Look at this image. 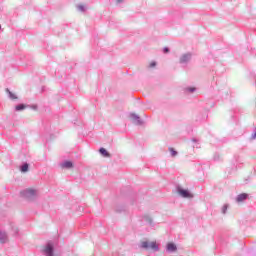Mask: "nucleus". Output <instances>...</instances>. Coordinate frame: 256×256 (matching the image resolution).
Here are the masks:
<instances>
[{
    "mask_svg": "<svg viewBox=\"0 0 256 256\" xmlns=\"http://www.w3.org/2000/svg\"><path fill=\"white\" fill-rule=\"evenodd\" d=\"M141 247L142 249H153L154 251H157V249H159V247L157 246V242L155 241H141Z\"/></svg>",
    "mask_w": 256,
    "mask_h": 256,
    "instance_id": "f257e3e1",
    "label": "nucleus"
},
{
    "mask_svg": "<svg viewBox=\"0 0 256 256\" xmlns=\"http://www.w3.org/2000/svg\"><path fill=\"white\" fill-rule=\"evenodd\" d=\"M178 193L179 195H181V197H184L185 199H191V197H193V194H191L189 190H185L183 188H179Z\"/></svg>",
    "mask_w": 256,
    "mask_h": 256,
    "instance_id": "f03ea898",
    "label": "nucleus"
},
{
    "mask_svg": "<svg viewBox=\"0 0 256 256\" xmlns=\"http://www.w3.org/2000/svg\"><path fill=\"white\" fill-rule=\"evenodd\" d=\"M35 190L32 188H29L27 190L24 191V195L28 198L31 199V197H35Z\"/></svg>",
    "mask_w": 256,
    "mask_h": 256,
    "instance_id": "7ed1b4c3",
    "label": "nucleus"
},
{
    "mask_svg": "<svg viewBox=\"0 0 256 256\" xmlns=\"http://www.w3.org/2000/svg\"><path fill=\"white\" fill-rule=\"evenodd\" d=\"M44 251H45L46 255L53 256V245L48 244Z\"/></svg>",
    "mask_w": 256,
    "mask_h": 256,
    "instance_id": "20e7f679",
    "label": "nucleus"
},
{
    "mask_svg": "<svg viewBox=\"0 0 256 256\" xmlns=\"http://www.w3.org/2000/svg\"><path fill=\"white\" fill-rule=\"evenodd\" d=\"M191 59V54H184L180 58V63H187Z\"/></svg>",
    "mask_w": 256,
    "mask_h": 256,
    "instance_id": "39448f33",
    "label": "nucleus"
},
{
    "mask_svg": "<svg viewBox=\"0 0 256 256\" xmlns=\"http://www.w3.org/2000/svg\"><path fill=\"white\" fill-rule=\"evenodd\" d=\"M167 251H171V252L177 251V246L174 243L170 242L167 244Z\"/></svg>",
    "mask_w": 256,
    "mask_h": 256,
    "instance_id": "423d86ee",
    "label": "nucleus"
},
{
    "mask_svg": "<svg viewBox=\"0 0 256 256\" xmlns=\"http://www.w3.org/2000/svg\"><path fill=\"white\" fill-rule=\"evenodd\" d=\"M99 152L102 157H107V158L111 157V154H109L105 148H100Z\"/></svg>",
    "mask_w": 256,
    "mask_h": 256,
    "instance_id": "0eeeda50",
    "label": "nucleus"
},
{
    "mask_svg": "<svg viewBox=\"0 0 256 256\" xmlns=\"http://www.w3.org/2000/svg\"><path fill=\"white\" fill-rule=\"evenodd\" d=\"M247 197H248V195L246 193H242V194L238 195V197H237L238 203L245 201V199H247Z\"/></svg>",
    "mask_w": 256,
    "mask_h": 256,
    "instance_id": "6e6552de",
    "label": "nucleus"
},
{
    "mask_svg": "<svg viewBox=\"0 0 256 256\" xmlns=\"http://www.w3.org/2000/svg\"><path fill=\"white\" fill-rule=\"evenodd\" d=\"M62 167H64L65 169H71L73 168V162L71 161H66L62 164Z\"/></svg>",
    "mask_w": 256,
    "mask_h": 256,
    "instance_id": "1a4fd4ad",
    "label": "nucleus"
},
{
    "mask_svg": "<svg viewBox=\"0 0 256 256\" xmlns=\"http://www.w3.org/2000/svg\"><path fill=\"white\" fill-rule=\"evenodd\" d=\"M20 170L22 173H27L29 171V164L25 163L24 165L21 166Z\"/></svg>",
    "mask_w": 256,
    "mask_h": 256,
    "instance_id": "9d476101",
    "label": "nucleus"
},
{
    "mask_svg": "<svg viewBox=\"0 0 256 256\" xmlns=\"http://www.w3.org/2000/svg\"><path fill=\"white\" fill-rule=\"evenodd\" d=\"M0 241L1 243H5L7 241V236H5L3 233L0 232Z\"/></svg>",
    "mask_w": 256,
    "mask_h": 256,
    "instance_id": "9b49d317",
    "label": "nucleus"
},
{
    "mask_svg": "<svg viewBox=\"0 0 256 256\" xmlns=\"http://www.w3.org/2000/svg\"><path fill=\"white\" fill-rule=\"evenodd\" d=\"M6 92L9 93L10 99H17V96H15V94H13L11 91H9V89H6Z\"/></svg>",
    "mask_w": 256,
    "mask_h": 256,
    "instance_id": "f8f14e48",
    "label": "nucleus"
},
{
    "mask_svg": "<svg viewBox=\"0 0 256 256\" xmlns=\"http://www.w3.org/2000/svg\"><path fill=\"white\" fill-rule=\"evenodd\" d=\"M169 151H170L172 157H177V151H175V148H169Z\"/></svg>",
    "mask_w": 256,
    "mask_h": 256,
    "instance_id": "ddd939ff",
    "label": "nucleus"
},
{
    "mask_svg": "<svg viewBox=\"0 0 256 256\" xmlns=\"http://www.w3.org/2000/svg\"><path fill=\"white\" fill-rule=\"evenodd\" d=\"M25 105L24 104H20L18 106H16V111H23V109H25Z\"/></svg>",
    "mask_w": 256,
    "mask_h": 256,
    "instance_id": "4468645a",
    "label": "nucleus"
},
{
    "mask_svg": "<svg viewBox=\"0 0 256 256\" xmlns=\"http://www.w3.org/2000/svg\"><path fill=\"white\" fill-rule=\"evenodd\" d=\"M78 9H79L80 11H85V9L83 8L82 5L78 6Z\"/></svg>",
    "mask_w": 256,
    "mask_h": 256,
    "instance_id": "2eb2a0df",
    "label": "nucleus"
},
{
    "mask_svg": "<svg viewBox=\"0 0 256 256\" xmlns=\"http://www.w3.org/2000/svg\"><path fill=\"white\" fill-rule=\"evenodd\" d=\"M157 64L155 62L150 63V67H155Z\"/></svg>",
    "mask_w": 256,
    "mask_h": 256,
    "instance_id": "dca6fc26",
    "label": "nucleus"
},
{
    "mask_svg": "<svg viewBox=\"0 0 256 256\" xmlns=\"http://www.w3.org/2000/svg\"><path fill=\"white\" fill-rule=\"evenodd\" d=\"M164 53H169V48H164Z\"/></svg>",
    "mask_w": 256,
    "mask_h": 256,
    "instance_id": "f3484780",
    "label": "nucleus"
},
{
    "mask_svg": "<svg viewBox=\"0 0 256 256\" xmlns=\"http://www.w3.org/2000/svg\"><path fill=\"white\" fill-rule=\"evenodd\" d=\"M118 3H121V0H117Z\"/></svg>",
    "mask_w": 256,
    "mask_h": 256,
    "instance_id": "a211bd4d",
    "label": "nucleus"
},
{
    "mask_svg": "<svg viewBox=\"0 0 256 256\" xmlns=\"http://www.w3.org/2000/svg\"><path fill=\"white\" fill-rule=\"evenodd\" d=\"M0 29H1V25H0Z\"/></svg>",
    "mask_w": 256,
    "mask_h": 256,
    "instance_id": "6ab92c4d",
    "label": "nucleus"
}]
</instances>
